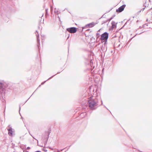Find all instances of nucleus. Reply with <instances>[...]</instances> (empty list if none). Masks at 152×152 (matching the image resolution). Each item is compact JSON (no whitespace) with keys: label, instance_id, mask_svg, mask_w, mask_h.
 I'll return each instance as SVG.
<instances>
[{"label":"nucleus","instance_id":"obj_1","mask_svg":"<svg viewBox=\"0 0 152 152\" xmlns=\"http://www.w3.org/2000/svg\"><path fill=\"white\" fill-rule=\"evenodd\" d=\"M93 95H94V93H93V95H91L89 96V97L88 98L89 99L88 100V106L91 110H94L95 109V97L93 96Z\"/></svg>","mask_w":152,"mask_h":152},{"label":"nucleus","instance_id":"obj_2","mask_svg":"<svg viewBox=\"0 0 152 152\" xmlns=\"http://www.w3.org/2000/svg\"><path fill=\"white\" fill-rule=\"evenodd\" d=\"M94 53L93 52L91 51L90 52V66L91 67H93V69H91V73L94 79V76L95 75V73H94L95 70H94V66H93V63H94Z\"/></svg>","mask_w":152,"mask_h":152},{"label":"nucleus","instance_id":"obj_3","mask_svg":"<svg viewBox=\"0 0 152 152\" xmlns=\"http://www.w3.org/2000/svg\"><path fill=\"white\" fill-rule=\"evenodd\" d=\"M108 34L107 32H105L101 35L100 39L102 41L106 42L108 39Z\"/></svg>","mask_w":152,"mask_h":152},{"label":"nucleus","instance_id":"obj_4","mask_svg":"<svg viewBox=\"0 0 152 152\" xmlns=\"http://www.w3.org/2000/svg\"><path fill=\"white\" fill-rule=\"evenodd\" d=\"M77 28L76 27H72L66 28V31L70 33H75L77 31Z\"/></svg>","mask_w":152,"mask_h":152},{"label":"nucleus","instance_id":"obj_5","mask_svg":"<svg viewBox=\"0 0 152 152\" xmlns=\"http://www.w3.org/2000/svg\"><path fill=\"white\" fill-rule=\"evenodd\" d=\"M9 129H7L9 135L11 136H12L13 135H15L14 130L11 127H10V126H9Z\"/></svg>","mask_w":152,"mask_h":152},{"label":"nucleus","instance_id":"obj_6","mask_svg":"<svg viewBox=\"0 0 152 152\" xmlns=\"http://www.w3.org/2000/svg\"><path fill=\"white\" fill-rule=\"evenodd\" d=\"M126 6L125 4H123L121 6L119 7L116 10V12L119 13L122 12L124 10L125 7Z\"/></svg>","mask_w":152,"mask_h":152},{"label":"nucleus","instance_id":"obj_7","mask_svg":"<svg viewBox=\"0 0 152 152\" xmlns=\"http://www.w3.org/2000/svg\"><path fill=\"white\" fill-rule=\"evenodd\" d=\"M94 26V23H89L86 25L85 26L83 27H82L83 30L84 29H86L87 28H91Z\"/></svg>","mask_w":152,"mask_h":152},{"label":"nucleus","instance_id":"obj_8","mask_svg":"<svg viewBox=\"0 0 152 152\" xmlns=\"http://www.w3.org/2000/svg\"><path fill=\"white\" fill-rule=\"evenodd\" d=\"M3 83L0 80V94L4 93L5 89L3 87Z\"/></svg>","mask_w":152,"mask_h":152},{"label":"nucleus","instance_id":"obj_9","mask_svg":"<svg viewBox=\"0 0 152 152\" xmlns=\"http://www.w3.org/2000/svg\"><path fill=\"white\" fill-rule=\"evenodd\" d=\"M44 20H40L39 21V24L40 26H42L44 24Z\"/></svg>","mask_w":152,"mask_h":152},{"label":"nucleus","instance_id":"obj_10","mask_svg":"<svg viewBox=\"0 0 152 152\" xmlns=\"http://www.w3.org/2000/svg\"><path fill=\"white\" fill-rule=\"evenodd\" d=\"M44 20H40L39 21V24L40 26H42L44 24Z\"/></svg>","mask_w":152,"mask_h":152},{"label":"nucleus","instance_id":"obj_11","mask_svg":"<svg viewBox=\"0 0 152 152\" xmlns=\"http://www.w3.org/2000/svg\"><path fill=\"white\" fill-rule=\"evenodd\" d=\"M117 23H115L114 22H112V27L113 28H115L116 26Z\"/></svg>","mask_w":152,"mask_h":152},{"label":"nucleus","instance_id":"obj_12","mask_svg":"<svg viewBox=\"0 0 152 152\" xmlns=\"http://www.w3.org/2000/svg\"><path fill=\"white\" fill-rule=\"evenodd\" d=\"M93 39L94 40V38L93 37H92L91 39V42L90 43V44H91V45H94V43L95 42V41H94V42H93L92 41Z\"/></svg>","mask_w":152,"mask_h":152},{"label":"nucleus","instance_id":"obj_13","mask_svg":"<svg viewBox=\"0 0 152 152\" xmlns=\"http://www.w3.org/2000/svg\"><path fill=\"white\" fill-rule=\"evenodd\" d=\"M36 35L37 36V39L38 41V43H39V34L38 33L37 34H36Z\"/></svg>","mask_w":152,"mask_h":152},{"label":"nucleus","instance_id":"obj_14","mask_svg":"<svg viewBox=\"0 0 152 152\" xmlns=\"http://www.w3.org/2000/svg\"><path fill=\"white\" fill-rule=\"evenodd\" d=\"M138 14H135V15L134 16L132 17L133 18H139L138 16Z\"/></svg>","mask_w":152,"mask_h":152},{"label":"nucleus","instance_id":"obj_15","mask_svg":"<svg viewBox=\"0 0 152 152\" xmlns=\"http://www.w3.org/2000/svg\"><path fill=\"white\" fill-rule=\"evenodd\" d=\"M147 21L149 22L150 23H152V20H147Z\"/></svg>","mask_w":152,"mask_h":152},{"label":"nucleus","instance_id":"obj_16","mask_svg":"<svg viewBox=\"0 0 152 152\" xmlns=\"http://www.w3.org/2000/svg\"><path fill=\"white\" fill-rule=\"evenodd\" d=\"M105 15H104V14L102 16V17L101 18H99V19H101L102 18H105Z\"/></svg>","mask_w":152,"mask_h":152},{"label":"nucleus","instance_id":"obj_17","mask_svg":"<svg viewBox=\"0 0 152 152\" xmlns=\"http://www.w3.org/2000/svg\"><path fill=\"white\" fill-rule=\"evenodd\" d=\"M88 28H87L86 29H84L83 30L85 29L86 31H89V29Z\"/></svg>","mask_w":152,"mask_h":152},{"label":"nucleus","instance_id":"obj_18","mask_svg":"<svg viewBox=\"0 0 152 152\" xmlns=\"http://www.w3.org/2000/svg\"><path fill=\"white\" fill-rule=\"evenodd\" d=\"M47 80H46L44 82H42V83H41V85H43Z\"/></svg>","mask_w":152,"mask_h":152},{"label":"nucleus","instance_id":"obj_19","mask_svg":"<svg viewBox=\"0 0 152 152\" xmlns=\"http://www.w3.org/2000/svg\"><path fill=\"white\" fill-rule=\"evenodd\" d=\"M112 8H111V9L110 10H108V11H107V12H106V13H108V12H110V11L111 10H112Z\"/></svg>","mask_w":152,"mask_h":152},{"label":"nucleus","instance_id":"obj_20","mask_svg":"<svg viewBox=\"0 0 152 152\" xmlns=\"http://www.w3.org/2000/svg\"><path fill=\"white\" fill-rule=\"evenodd\" d=\"M55 75H56V74H55ZM53 76H54V75H53V76H52V77H50V78H49V79H48L47 80H49V79H51V78H52V77Z\"/></svg>","mask_w":152,"mask_h":152},{"label":"nucleus","instance_id":"obj_21","mask_svg":"<svg viewBox=\"0 0 152 152\" xmlns=\"http://www.w3.org/2000/svg\"><path fill=\"white\" fill-rule=\"evenodd\" d=\"M30 149V148L29 147H28L26 149L27 150H29Z\"/></svg>","mask_w":152,"mask_h":152},{"label":"nucleus","instance_id":"obj_22","mask_svg":"<svg viewBox=\"0 0 152 152\" xmlns=\"http://www.w3.org/2000/svg\"><path fill=\"white\" fill-rule=\"evenodd\" d=\"M92 87V86L90 87L89 89L90 90V91H91V88Z\"/></svg>","mask_w":152,"mask_h":152},{"label":"nucleus","instance_id":"obj_23","mask_svg":"<svg viewBox=\"0 0 152 152\" xmlns=\"http://www.w3.org/2000/svg\"><path fill=\"white\" fill-rule=\"evenodd\" d=\"M113 17H111V18H109V19H113Z\"/></svg>","mask_w":152,"mask_h":152},{"label":"nucleus","instance_id":"obj_24","mask_svg":"<svg viewBox=\"0 0 152 152\" xmlns=\"http://www.w3.org/2000/svg\"><path fill=\"white\" fill-rule=\"evenodd\" d=\"M29 133L31 135V136H32V137H33V138H34V139H35V138H34L33 136H32V135L31 134H30V132H29Z\"/></svg>","mask_w":152,"mask_h":152},{"label":"nucleus","instance_id":"obj_25","mask_svg":"<svg viewBox=\"0 0 152 152\" xmlns=\"http://www.w3.org/2000/svg\"><path fill=\"white\" fill-rule=\"evenodd\" d=\"M145 9V8H143L142 9V11H143V10H144V9Z\"/></svg>","mask_w":152,"mask_h":152},{"label":"nucleus","instance_id":"obj_26","mask_svg":"<svg viewBox=\"0 0 152 152\" xmlns=\"http://www.w3.org/2000/svg\"><path fill=\"white\" fill-rule=\"evenodd\" d=\"M141 12V11H139L138 12V13L139 14V13H140Z\"/></svg>","mask_w":152,"mask_h":152},{"label":"nucleus","instance_id":"obj_27","mask_svg":"<svg viewBox=\"0 0 152 152\" xmlns=\"http://www.w3.org/2000/svg\"><path fill=\"white\" fill-rule=\"evenodd\" d=\"M115 16V15H113L112 17H113V18H114Z\"/></svg>","mask_w":152,"mask_h":152},{"label":"nucleus","instance_id":"obj_28","mask_svg":"<svg viewBox=\"0 0 152 152\" xmlns=\"http://www.w3.org/2000/svg\"><path fill=\"white\" fill-rule=\"evenodd\" d=\"M148 23H147V26H148Z\"/></svg>","mask_w":152,"mask_h":152},{"label":"nucleus","instance_id":"obj_29","mask_svg":"<svg viewBox=\"0 0 152 152\" xmlns=\"http://www.w3.org/2000/svg\"><path fill=\"white\" fill-rule=\"evenodd\" d=\"M48 137H49V135H48Z\"/></svg>","mask_w":152,"mask_h":152},{"label":"nucleus","instance_id":"obj_30","mask_svg":"<svg viewBox=\"0 0 152 152\" xmlns=\"http://www.w3.org/2000/svg\"><path fill=\"white\" fill-rule=\"evenodd\" d=\"M36 32L37 33V31H36Z\"/></svg>","mask_w":152,"mask_h":152},{"label":"nucleus","instance_id":"obj_31","mask_svg":"<svg viewBox=\"0 0 152 152\" xmlns=\"http://www.w3.org/2000/svg\"><path fill=\"white\" fill-rule=\"evenodd\" d=\"M94 91V90H93V92Z\"/></svg>","mask_w":152,"mask_h":152},{"label":"nucleus","instance_id":"obj_32","mask_svg":"<svg viewBox=\"0 0 152 152\" xmlns=\"http://www.w3.org/2000/svg\"><path fill=\"white\" fill-rule=\"evenodd\" d=\"M36 140H37V141H38V140H36Z\"/></svg>","mask_w":152,"mask_h":152},{"label":"nucleus","instance_id":"obj_33","mask_svg":"<svg viewBox=\"0 0 152 152\" xmlns=\"http://www.w3.org/2000/svg\"><path fill=\"white\" fill-rule=\"evenodd\" d=\"M36 140H37V141H38V140H36Z\"/></svg>","mask_w":152,"mask_h":152}]
</instances>
